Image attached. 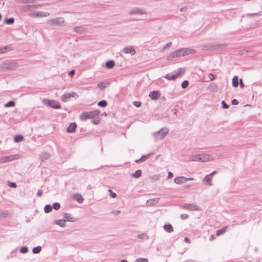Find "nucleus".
Returning a JSON list of instances; mask_svg holds the SVG:
<instances>
[{"mask_svg":"<svg viewBox=\"0 0 262 262\" xmlns=\"http://www.w3.org/2000/svg\"><path fill=\"white\" fill-rule=\"evenodd\" d=\"M195 50L190 48H181L171 52L167 57L168 60H171L176 57H180L185 55L194 54Z\"/></svg>","mask_w":262,"mask_h":262,"instance_id":"1","label":"nucleus"},{"mask_svg":"<svg viewBox=\"0 0 262 262\" xmlns=\"http://www.w3.org/2000/svg\"><path fill=\"white\" fill-rule=\"evenodd\" d=\"M18 67V63L14 60H7L1 65L2 69L14 70Z\"/></svg>","mask_w":262,"mask_h":262,"instance_id":"2","label":"nucleus"},{"mask_svg":"<svg viewBox=\"0 0 262 262\" xmlns=\"http://www.w3.org/2000/svg\"><path fill=\"white\" fill-rule=\"evenodd\" d=\"M169 129L166 127H163L160 130L154 133L152 135L156 141L162 140L168 133Z\"/></svg>","mask_w":262,"mask_h":262,"instance_id":"3","label":"nucleus"},{"mask_svg":"<svg viewBox=\"0 0 262 262\" xmlns=\"http://www.w3.org/2000/svg\"><path fill=\"white\" fill-rule=\"evenodd\" d=\"M64 23V19L62 17H56L49 19L47 21V24L53 26H60Z\"/></svg>","mask_w":262,"mask_h":262,"instance_id":"4","label":"nucleus"},{"mask_svg":"<svg viewBox=\"0 0 262 262\" xmlns=\"http://www.w3.org/2000/svg\"><path fill=\"white\" fill-rule=\"evenodd\" d=\"M43 102L46 105L53 108L58 109L61 107L59 103L55 100L44 99Z\"/></svg>","mask_w":262,"mask_h":262,"instance_id":"5","label":"nucleus"},{"mask_svg":"<svg viewBox=\"0 0 262 262\" xmlns=\"http://www.w3.org/2000/svg\"><path fill=\"white\" fill-rule=\"evenodd\" d=\"M181 70V69H179L175 72L166 74V75L164 76V78L168 80H175L180 75Z\"/></svg>","mask_w":262,"mask_h":262,"instance_id":"6","label":"nucleus"},{"mask_svg":"<svg viewBox=\"0 0 262 262\" xmlns=\"http://www.w3.org/2000/svg\"><path fill=\"white\" fill-rule=\"evenodd\" d=\"M147 12L143 9L134 8L129 11V15H142L146 14Z\"/></svg>","mask_w":262,"mask_h":262,"instance_id":"7","label":"nucleus"},{"mask_svg":"<svg viewBox=\"0 0 262 262\" xmlns=\"http://www.w3.org/2000/svg\"><path fill=\"white\" fill-rule=\"evenodd\" d=\"M78 96L76 92H72L71 93H66L62 95L60 97L61 100L64 102H67L71 97H78Z\"/></svg>","mask_w":262,"mask_h":262,"instance_id":"8","label":"nucleus"},{"mask_svg":"<svg viewBox=\"0 0 262 262\" xmlns=\"http://www.w3.org/2000/svg\"><path fill=\"white\" fill-rule=\"evenodd\" d=\"M181 208L184 209H187L191 211H198L200 210L199 207L193 204H184Z\"/></svg>","mask_w":262,"mask_h":262,"instance_id":"9","label":"nucleus"},{"mask_svg":"<svg viewBox=\"0 0 262 262\" xmlns=\"http://www.w3.org/2000/svg\"><path fill=\"white\" fill-rule=\"evenodd\" d=\"M193 178H186L183 176L178 177L174 178V182L176 184H183L187 182L188 181L193 180Z\"/></svg>","mask_w":262,"mask_h":262,"instance_id":"10","label":"nucleus"},{"mask_svg":"<svg viewBox=\"0 0 262 262\" xmlns=\"http://www.w3.org/2000/svg\"><path fill=\"white\" fill-rule=\"evenodd\" d=\"M122 52L125 54H130L132 55H134L136 54V51L133 46H127L125 47L122 50Z\"/></svg>","mask_w":262,"mask_h":262,"instance_id":"11","label":"nucleus"},{"mask_svg":"<svg viewBox=\"0 0 262 262\" xmlns=\"http://www.w3.org/2000/svg\"><path fill=\"white\" fill-rule=\"evenodd\" d=\"M161 93L159 91H154L150 92L149 96L152 100H157L159 98Z\"/></svg>","mask_w":262,"mask_h":262,"instance_id":"12","label":"nucleus"},{"mask_svg":"<svg viewBox=\"0 0 262 262\" xmlns=\"http://www.w3.org/2000/svg\"><path fill=\"white\" fill-rule=\"evenodd\" d=\"M73 30L77 34H82L87 31V29L83 26L75 27L73 28Z\"/></svg>","mask_w":262,"mask_h":262,"instance_id":"13","label":"nucleus"},{"mask_svg":"<svg viewBox=\"0 0 262 262\" xmlns=\"http://www.w3.org/2000/svg\"><path fill=\"white\" fill-rule=\"evenodd\" d=\"M63 216L65 219L64 220H66V222L68 221L75 222L77 221V219L76 217L71 216V214L68 213H64Z\"/></svg>","mask_w":262,"mask_h":262,"instance_id":"14","label":"nucleus"},{"mask_svg":"<svg viewBox=\"0 0 262 262\" xmlns=\"http://www.w3.org/2000/svg\"><path fill=\"white\" fill-rule=\"evenodd\" d=\"M77 127V124L75 122L71 123L67 128V132L69 133H73L75 132Z\"/></svg>","mask_w":262,"mask_h":262,"instance_id":"15","label":"nucleus"},{"mask_svg":"<svg viewBox=\"0 0 262 262\" xmlns=\"http://www.w3.org/2000/svg\"><path fill=\"white\" fill-rule=\"evenodd\" d=\"M159 200V198L149 199L146 201V205L149 206H154L158 203Z\"/></svg>","mask_w":262,"mask_h":262,"instance_id":"16","label":"nucleus"},{"mask_svg":"<svg viewBox=\"0 0 262 262\" xmlns=\"http://www.w3.org/2000/svg\"><path fill=\"white\" fill-rule=\"evenodd\" d=\"M13 50V48L11 45L6 46L2 48H0V54H3L7 52L8 51H11Z\"/></svg>","mask_w":262,"mask_h":262,"instance_id":"17","label":"nucleus"},{"mask_svg":"<svg viewBox=\"0 0 262 262\" xmlns=\"http://www.w3.org/2000/svg\"><path fill=\"white\" fill-rule=\"evenodd\" d=\"M79 118L81 121H84L88 119H90V115L89 112H84L80 115Z\"/></svg>","mask_w":262,"mask_h":262,"instance_id":"18","label":"nucleus"},{"mask_svg":"<svg viewBox=\"0 0 262 262\" xmlns=\"http://www.w3.org/2000/svg\"><path fill=\"white\" fill-rule=\"evenodd\" d=\"M210 157V156L209 155L201 154H200L201 162H208V161H209Z\"/></svg>","mask_w":262,"mask_h":262,"instance_id":"19","label":"nucleus"},{"mask_svg":"<svg viewBox=\"0 0 262 262\" xmlns=\"http://www.w3.org/2000/svg\"><path fill=\"white\" fill-rule=\"evenodd\" d=\"M50 15V13L45 11H39L36 12V17H44Z\"/></svg>","mask_w":262,"mask_h":262,"instance_id":"20","label":"nucleus"},{"mask_svg":"<svg viewBox=\"0 0 262 262\" xmlns=\"http://www.w3.org/2000/svg\"><path fill=\"white\" fill-rule=\"evenodd\" d=\"M50 154L46 152L41 153L40 155V159L41 161H44L50 158Z\"/></svg>","mask_w":262,"mask_h":262,"instance_id":"21","label":"nucleus"},{"mask_svg":"<svg viewBox=\"0 0 262 262\" xmlns=\"http://www.w3.org/2000/svg\"><path fill=\"white\" fill-rule=\"evenodd\" d=\"M65 222V220H58L54 221V224L57 225L61 227H64L66 226Z\"/></svg>","mask_w":262,"mask_h":262,"instance_id":"22","label":"nucleus"},{"mask_svg":"<svg viewBox=\"0 0 262 262\" xmlns=\"http://www.w3.org/2000/svg\"><path fill=\"white\" fill-rule=\"evenodd\" d=\"M204 184H207L209 185H211V178L210 177L208 174L206 175L202 180Z\"/></svg>","mask_w":262,"mask_h":262,"instance_id":"23","label":"nucleus"},{"mask_svg":"<svg viewBox=\"0 0 262 262\" xmlns=\"http://www.w3.org/2000/svg\"><path fill=\"white\" fill-rule=\"evenodd\" d=\"M73 199L76 200L79 203H82L84 200L83 198L80 194H75L73 196Z\"/></svg>","mask_w":262,"mask_h":262,"instance_id":"24","label":"nucleus"},{"mask_svg":"<svg viewBox=\"0 0 262 262\" xmlns=\"http://www.w3.org/2000/svg\"><path fill=\"white\" fill-rule=\"evenodd\" d=\"M163 228L166 232L169 233L173 231V228L171 224H165L163 226Z\"/></svg>","mask_w":262,"mask_h":262,"instance_id":"25","label":"nucleus"},{"mask_svg":"<svg viewBox=\"0 0 262 262\" xmlns=\"http://www.w3.org/2000/svg\"><path fill=\"white\" fill-rule=\"evenodd\" d=\"M89 114L90 115V117L92 119L95 118V117L98 116L100 113V111L99 110H95L91 112H89Z\"/></svg>","mask_w":262,"mask_h":262,"instance_id":"26","label":"nucleus"},{"mask_svg":"<svg viewBox=\"0 0 262 262\" xmlns=\"http://www.w3.org/2000/svg\"><path fill=\"white\" fill-rule=\"evenodd\" d=\"M238 77L237 76H234L232 78V84L234 88H236L238 85Z\"/></svg>","mask_w":262,"mask_h":262,"instance_id":"27","label":"nucleus"},{"mask_svg":"<svg viewBox=\"0 0 262 262\" xmlns=\"http://www.w3.org/2000/svg\"><path fill=\"white\" fill-rule=\"evenodd\" d=\"M142 174V171L140 169H138L136 170L134 173L131 174L132 177L134 178L138 179L139 178Z\"/></svg>","mask_w":262,"mask_h":262,"instance_id":"28","label":"nucleus"},{"mask_svg":"<svg viewBox=\"0 0 262 262\" xmlns=\"http://www.w3.org/2000/svg\"><path fill=\"white\" fill-rule=\"evenodd\" d=\"M115 63L114 60H110L106 62L105 66L106 68H107L109 69H111L114 68V67L115 66Z\"/></svg>","mask_w":262,"mask_h":262,"instance_id":"29","label":"nucleus"},{"mask_svg":"<svg viewBox=\"0 0 262 262\" xmlns=\"http://www.w3.org/2000/svg\"><path fill=\"white\" fill-rule=\"evenodd\" d=\"M190 160L192 161L201 162L200 154L191 156Z\"/></svg>","mask_w":262,"mask_h":262,"instance_id":"30","label":"nucleus"},{"mask_svg":"<svg viewBox=\"0 0 262 262\" xmlns=\"http://www.w3.org/2000/svg\"><path fill=\"white\" fill-rule=\"evenodd\" d=\"M18 156L16 155H12L6 157V159L7 160V162H10L13 161L15 159H18Z\"/></svg>","mask_w":262,"mask_h":262,"instance_id":"31","label":"nucleus"},{"mask_svg":"<svg viewBox=\"0 0 262 262\" xmlns=\"http://www.w3.org/2000/svg\"><path fill=\"white\" fill-rule=\"evenodd\" d=\"M9 213L7 210L0 211V219L2 218H6L9 216Z\"/></svg>","mask_w":262,"mask_h":262,"instance_id":"32","label":"nucleus"},{"mask_svg":"<svg viewBox=\"0 0 262 262\" xmlns=\"http://www.w3.org/2000/svg\"><path fill=\"white\" fill-rule=\"evenodd\" d=\"M227 228L228 226H224L222 229L217 230L216 232V235L219 236L222 234L225 233L226 231Z\"/></svg>","mask_w":262,"mask_h":262,"instance_id":"33","label":"nucleus"},{"mask_svg":"<svg viewBox=\"0 0 262 262\" xmlns=\"http://www.w3.org/2000/svg\"><path fill=\"white\" fill-rule=\"evenodd\" d=\"M108 84H109L108 83H106L105 82H101L97 84V86L101 90H103L105 88H106Z\"/></svg>","mask_w":262,"mask_h":262,"instance_id":"34","label":"nucleus"},{"mask_svg":"<svg viewBox=\"0 0 262 262\" xmlns=\"http://www.w3.org/2000/svg\"><path fill=\"white\" fill-rule=\"evenodd\" d=\"M23 140H24V137L21 135H16L14 138V140L16 143L22 141Z\"/></svg>","mask_w":262,"mask_h":262,"instance_id":"35","label":"nucleus"},{"mask_svg":"<svg viewBox=\"0 0 262 262\" xmlns=\"http://www.w3.org/2000/svg\"><path fill=\"white\" fill-rule=\"evenodd\" d=\"M52 210V206L49 204L46 205L44 207V211L45 213H49Z\"/></svg>","mask_w":262,"mask_h":262,"instance_id":"36","label":"nucleus"},{"mask_svg":"<svg viewBox=\"0 0 262 262\" xmlns=\"http://www.w3.org/2000/svg\"><path fill=\"white\" fill-rule=\"evenodd\" d=\"M149 155L150 154L145 156H142L139 159L136 160L135 162L136 163H139L140 162H143L146 160L147 157H148Z\"/></svg>","mask_w":262,"mask_h":262,"instance_id":"37","label":"nucleus"},{"mask_svg":"<svg viewBox=\"0 0 262 262\" xmlns=\"http://www.w3.org/2000/svg\"><path fill=\"white\" fill-rule=\"evenodd\" d=\"M15 101L13 100H11L5 104V107H13L15 106Z\"/></svg>","mask_w":262,"mask_h":262,"instance_id":"38","label":"nucleus"},{"mask_svg":"<svg viewBox=\"0 0 262 262\" xmlns=\"http://www.w3.org/2000/svg\"><path fill=\"white\" fill-rule=\"evenodd\" d=\"M41 250V247L40 246H38L37 247H35L33 248L32 249V252L34 254H38L39 253Z\"/></svg>","mask_w":262,"mask_h":262,"instance_id":"39","label":"nucleus"},{"mask_svg":"<svg viewBox=\"0 0 262 262\" xmlns=\"http://www.w3.org/2000/svg\"><path fill=\"white\" fill-rule=\"evenodd\" d=\"M220 47H224V45H219V44L214 45H208L207 47V49H210L211 48H213V49H217Z\"/></svg>","mask_w":262,"mask_h":262,"instance_id":"40","label":"nucleus"},{"mask_svg":"<svg viewBox=\"0 0 262 262\" xmlns=\"http://www.w3.org/2000/svg\"><path fill=\"white\" fill-rule=\"evenodd\" d=\"M107 102L106 100H101L98 103V105L100 107H104L105 106H107Z\"/></svg>","mask_w":262,"mask_h":262,"instance_id":"41","label":"nucleus"},{"mask_svg":"<svg viewBox=\"0 0 262 262\" xmlns=\"http://www.w3.org/2000/svg\"><path fill=\"white\" fill-rule=\"evenodd\" d=\"M14 22V19L13 17L6 18L5 20V23L7 25H12Z\"/></svg>","mask_w":262,"mask_h":262,"instance_id":"42","label":"nucleus"},{"mask_svg":"<svg viewBox=\"0 0 262 262\" xmlns=\"http://www.w3.org/2000/svg\"><path fill=\"white\" fill-rule=\"evenodd\" d=\"M41 6V5H40V4H35V5H30V12L33 11V10L35 9L39 8Z\"/></svg>","mask_w":262,"mask_h":262,"instance_id":"43","label":"nucleus"},{"mask_svg":"<svg viewBox=\"0 0 262 262\" xmlns=\"http://www.w3.org/2000/svg\"><path fill=\"white\" fill-rule=\"evenodd\" d=\"M20 10L23 12L30 11V5L22 6L20 8Z\"/></svg>","mask_w":262,"mask_h":262,"instance_id":"44","label":"nucleus"},{"mask_svg":"<svg viewBox=\"0 0 262 262\" xmlns=\"http://www.w3.org/2000/svg\"><path fill=\"white\" fill-rule=\"evenodd\" d=\"M60 207V204L56 202L53 203L52 206V209H54L55 210H58Z\"/></svg>","mask_w":262,"mask_h":262,"instance_id":"45","label":"nucleus"},{"mask_svg":"<svg viewBox=\"0 0 262 262\" xmlns=\"http://www.w3.org/2000/svg\"><path fill=\"white\" fill-rule=\"evenodd\" d=\"M209 89L212 92H215L217 90V86L215 83H211L209 85Z\"/></svg>","mask_w":262,"mask_h":262,"instance_id":"46","label":"nucleus"},{"mask_svg":"<svg viewBox=\"0 0 262 262\" xmlns=\"http://www.w3.org/2000/svg\"><path fill=\"white\" fill-rule=\"evenodd\" d=\"M37 0H20V2L23 4L33 3Z\"/></svg>","mask_w":262,"mask_h":262,"instance_id":"47","label":"nucleus"},{"mask_svg":"<svg viewBox=\"0 0 262 262\" xmlns=\"http://www.w3.org/2000/svg\"><path fill=\"white\" fill-rule=\"evenodd\" d=\"M189 85V82L188 80H184L181 83V87L183 89H186Z\"/></svg>","mask_w":262,"mask_h":262,"instance_id":"48","label":"nucleus"},{"mask_svg":"<svg viewBox=\"0 0 262 262\" xmlns=\"http://www.w3.org/2000/svg\"><path fill=\"white\" fill-rule=\"evenodd\" d=\"M28 251V248L26 246L21 247L20 249V252L21 253H23V254H25V253H27Z\"/></svg>","mask_w":262,"mask_h":262,"instance_id":"49","label":"nucleus"},{"mask_svg":"<svg viewBox=\"0 0 262 262\" xmlns=\"http://www.w3.org/2000/svg\"><path fill=\"white\" fill-rule=\"evenodd\" d=\"M261 15L260 12L254 13H248L247 16L248 17H253L255 16H260Z\"/></svg>","mask_w":262,"mask_h":262,"instance_id":"50","label":"nucleus"},{"mask_svg":"<svg viewBox=\"0 0 262 262\" xmlns=\"http://www.w3.org/2000/svg\"><path fill=\"white\" fill-rule=\"evenodd\" d=\"M148 259L145 258H140L137 259L135 262H148Z\"/></svg>","mask_w":262,"mask_h":262,"instance_id":"51","label":"nucleus"},{"mask_svg":"<svg viewBox=\"0 0 262 262\" xmlns=\"http://www.w3.org/2000/svg\"><path fill=\"white\" fill-rule=\"evenodd\" d=\"M108 192H110V195L112 198H115L117 196L116 193L113 192V191L111 189H109Z\"/></svg>","mask_w":262,"mask_h":262,"instance_id":"52","label":"nucleus"},{"mask_svg":"<svg viewBox=\"0 0 262 262\" xmlns=\"http://www.w3.org/2000/svg\"><path fill=\"white\" fill-rule=\"evenodd\" d=\"M222 106L223 108H229V105L224 101H222Z\"/></svg>","mask_w":262,"mask_h":262,"instance_id":"53","label":"nucleus"},{"mask_svg":"<svg viewBox=\"0 0 262 262\" xmlns=\"http://www.w3.org/2000/svg\"><path fill=\"white\" fill-rule=\"evenodd\" d=\"M189 216L187 214H182L180 215V217L182 220H184L186 219H187L188 218Z\"/></svg>","mask_w":262,"mask_h":262,"instance_id":"54","label":"nucleus"},{"mask_svg":"<svg viewBox=\"0 0 262 262\" xmlns=\"http://www.w3.org/2000/svg\"><path fill=\"white\" fill-rule=\"evenodd\" d=\"M133 104H134L135 106H136V107H139L141 106V102H140V101H134V102H133Z\"/></svg>","mask_w":262,"mask_h":262,"instance_id":"55","label":"nucleus"},{"mask_svg":"<svg viewBox=\"0 0 262 262\" xmlns=\"http://www.w3.org/2000/svg\"><path fill=\"white\" fill-rule=\"evenodd\" d=\"M208 77L210 80H213L216 78V76L213 74H209Z\"/></svg>","mask_w":262,"mask_h":262,"instance_id":"56","label":"nucleus"},{"mask_svg":"<svg viewBox=\"0 0 262 262\" xmlns=\"http://www.w3.org/2000/svg\"><path fill=\"white\" fill-rule=\"evenodd\" d=\"M111 213L114 215H117L120 213V210H113L111 212Z\"/></svg>","mask_w":262,"mask_h":262,"instance_id":"57","label":"nucleus"},{"mask_svg":"<svg viewBox=\"0 0 262 262\" xmlns=\"http://www.w3.org/2000/svg\"><path fill=\"white\" fill-rule=\"evenodd\" d=\"M145 236H146V234H143V233H142V234H138V235H137V237H138L139 238H140V239H144V238H145Z\"/></svg>","mask_w":262,"mask_h":262,"instance_id":"58","label":"nucleus"},{"mask_svg":"<svg viewBox=\"0 0 262 262\" xmlns=\"http://www.w3.org/2000/svg\"><path fill=\"white\" fill-rule=\"evenodd\" d=\"M99 122V119L98 118H93V119L92 120V122L93 123H94V124H98Z\"/></svg>","mask_w":262,"mask_h":262,"instance_id":"59","label":"nucleus"},{"mask_svg":"<svg viewBox=\"0 0 262 262\" xmlns=\"http://www.w3.org/2000/svg\"><path fill=\"white\" fill-rule=\"evenodd\" d=\"M238 84H239V86H240L241 88L243 89V88H244L245 85H244V84L242 79H239V83Z\"/></svg>","mask_w":262,"mask_h":262,"instance_id":"60","label":"nucleus"},{"mask_svg":"<svg viewBox=\"0 0 262 262\" xmlns=\"http://www.w3.org/2000/svg\"><path fill=\"white\" fill-rule=\"evenodd\" d=\"M7 162V160L6 159V157H2L0 158V163H4Z\"/></svg>","mask_w":262,"mask_h":262,"instance_id":"61","label":"nucleus"},{"mask_svg":"<svg viewBox=\"0 0 262 262\" xmlns=\"http://www.w3.org/2000/svg\"><path fill=\"white\" fill-rule=\"evenodd\" d=\"M9 186L12 188H16L17 185L14 182H10Z\"/></svg>","mask_w":262,"mask_h":262,"instance_id":"62","label":"nucleus"},{"mask_svg":"<svg viewBox=\"0 0 262 262\" xmlns=\"http://www.w3.org/2000/svg\"><path fill=\"white\" fill-rule=\"evenodd\" d=\"M75 73V71L74 70H72L71 71H70L69 72V75L70 76V77H72L74 75Z\"/></svg>","mask_w":262,"mask_h":262,"instance_id":"63","label":"nucleus"},{"mask_svg":"<svg viewBox=\"0 0 262 262\" xmlns=\"http://www.w3.org/2000/svg\"><path fill=\"white\" fill-rule=\"evenodd\" d=\"M231 103L233 105H237L238 104V101L236 99H234L232 100Z\"/></svg>","mask_w":262,"mask_h":262,"instance_id":"64","label":"nucleus"}]
</instances>
